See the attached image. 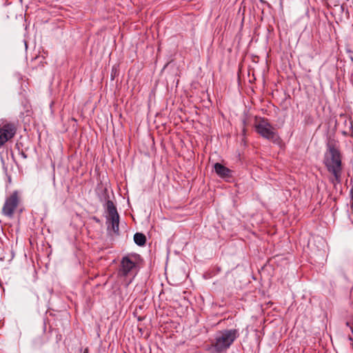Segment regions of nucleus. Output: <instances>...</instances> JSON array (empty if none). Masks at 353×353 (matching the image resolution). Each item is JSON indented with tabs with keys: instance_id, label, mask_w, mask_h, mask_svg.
I'll return each mask as SVG.
<instances>
[{
	"instance_id": "1",
	"label": "nucleus",
	"mask_w": 353,
	"mask_h": 353,
	"mask_svg": "<svg viewBox=\"0 0 353 353\" xmlns=\"http://www.w3.org/2000/svg\"><path fill=\"white\" fill-rule=\"evenodd\" d=\"M326 147L327 152L324 155L323 163L328 172L332 175L329 179L330 182L335 186L341 182L342 154L339 150V142L334 139H329Z\"/></svg>"
},
{
	"instance_id": "2",
	"label": "nucleus",
	"mask_w": 353,
	"mask_h": 353,
	"mask_svg": "<svg viewBox=\"0 0 353 353\" xmlns=\"http://www.w3.org/2000/svg\"><path fill=\"white\" fill-rule=\"evenodd\" d=\"M142 259L139 254L129 253L121 259L118 269V276L120 277L132 276L134 278L139 272V263Z\"/></svg>"
},
{
	"instance_id": "3",
	"label": "nucleus",
	"mask_w": 353,
	"mask_h": 353,
	"mask_svg": "<svg viewBox=\"0 0 353 353\" xmlns=\"http://www.w3.org/2000/svg\"><path fill=\"white\" fill-rule=\"evenodd\" d=\"M239 332L237 329H226L217 332L212 346L217 353L225 352L239 338Z\"/></svg>"
},
{
	"instance_id": "4",
	"label": "nucleus",
	"mask_w": 353,
	"mask_h": 353,
	"mask_svg": "<svg viewBox=\"0 0 353 353\" xmlns=\"http://www.w3.org/2000/svg\"><path fill=\"white\" fill-rule=\"evenodd\" d=\"M22 193L19 190H14L6 198L2 208V214L9 218H12L15 212H23Z\"/></svg>"
},
{
	"instance_id": "5",
	"label": "nucleus",
	"mask_w": 353,
	"mask_h": 353,
	"mask_svg": "<svg viewBox=\"0 0 353 353\" xmlns=\"http://www.w3.org/2000/svg\"><path fill=\"white\" fill-rule=\"evenodd\" d=\"M103 195L105 202V208L108 213V229L112 230L114 234H119V214L113 201L110 200V196L107 188H104Z\"/></svg>"
},
{
	"instance_id": "6",
	"label": "nucleus",
	"mask_w": 353,
	"mask_h": 353,
	"mask_svg": "<svg viewBox=\"0 0 353 353\" xmlns=\"http://www.w3.org/2000/svg\"><path fill=\"white\" fill-rule=\"evenodd\" d=\"M255 130L261 137L273 143L278 144L281 142L279 134L267 119L261 118L260 121L255 124Z\"/></svg>"
},
{
	"instance_id": "7",
	"label": "nucleus",
	"mask_w": 353,
	"mask_h": 353,
	"mask_svg": "<svg viewBox=\"0 0 353 353\" xmlns=\"http://www.w3.org/2000/svg\"><path fill=\"white\" fill-rule=\"evenodd\" d=\"M17 130L16 123L7 122L0 125V147L12 139Z\"/></svg>"
},
{
	"instance_id": "8",
	"label": "nucleus",
	"mask_w": 353,
	"mask_h": 353,
	"mask_svg": "<svg viewBox=\"0 0 353 353\" xmlns=\"http://www.w3.org/2000/svg\"><path fill=\"white\" fill-rule=\"evenodd\" d=\"M214 168L215 172L221 178L228 179L232 176V171L220 163H216Z\"/></svg>"
},
{
	"instance_id": "9",
	"label": "nucleus",
	"mask_w": 353,
	"mask_h": 353,
	"mask_svg": "<svg viewBox=\"0 0 353 353\" xmlns=\"http://www.w3.org/2000/svg\"><path fill=\"white\" fill-rule=\"evenodd\" d=\"M134 241L139 246H143L146 243V237L144 234L137 232L134 235Z\"/></svg>"
},
{
	"instance_id": "10",
	"label": "nucleus",
	"mask_w": 353,
	"mask_h": 353,
	"mask_svg": "<svg viewBox=\"0 0 353 353\" xmlns=\"http://www.w3.org/2000/svg\"><path fill=\"white\" fill-rule=\"evenodd\" d=\"M49 332L50 333L51 336H54V341L57 344L61 341L62 335L58 329H50Z\"/></svg>"
},
{
	"instance_id": "11",
	"label": "nucleus",
	"mask_w": 353,
	"mask_h": 353,
	"mask_svg": "<svg viewBox=\"0 0 353 353\" xmlns=\"http://www.w3.org/2000/svg\"><path fill=\"white\" fill-rule=\"evenodd\" d=\"M346 326L349 327L351 330L352 333L353 334V327L352 326V323L349 321H346L345 323Z\"/></svg>"
},
{
	"instance_id": "12",
	"label": "nucleus",
	"mask_w": 353,
	"mask_h": 353,
	"mask_svg": "<svg viewBox=\"0 0 353 353\" xmlns=\"http://www.w3.org/2000/svg\"><path fill=\"white\" fill-rule=\"evenodd\" d=\"M92 219L93 221H95L96 223H101V220H100L98 217H97V216H92Z\"/></svg>"
},
{
	"instance_id": "13",
	"label": "nucleus",
	"mask_w": 353,
	"mask_h": 353,
	"mask_svg": "<svg viewBox=\"0 0 353 353\" xmlns=\"http://www.w3.org/2000/svg\"><path fill=\"white\" fill-rule=\"evenodd\" d=\"M243 132L245 133V125H246V121H245V119H243Z\"/></svg>"
},
{
	"instance_id": "14",
	"label": "nucleus",
	"mask_w": 353,
	"mask_h": 353,
	"mask_svg": "<svg viewBox=\"0 0 353 353\" xmlns=\"http://www.w3.org/2000/svg\"><path fill=\"white\" fill-rule=\"evenodd\" d=\"M221 270V268L220 267H216V272L214 273V274H217L219 272H220Z\"/></svg>"
},
{
	"instance_id": "15",
	"label": "nucleus",
	"mask_w": 353,
	"mask_h": 353,
	"mask_svg": "<svg viewBox=\"0 0 353 353\" xmlns=\"http://www.w3.org/2000/svg\"><path fill=\"white\" fill-rule=\"evenodd\" d=\"M21 156H22L24 159H26V158H27V154H26L25 152H21Z\"/></svg>"
},
{
	"instance_id": "16",
	"label": "nucleus",
	"mask_w": 353,
	"mask_h": 353,
	"mask_svg": "<svg viewBox=\"0 0 353 353\" xmlns=\"http://www.w3.org/2000/svg\"><path fill=\"white\" fill-rule=\"evenodd\" d=\"M83 353H89V349L88 347H85L83 350Z\"/></svg>"
},
{
	"instance_id": "17",
	"label": "nucleus",
	"mask_w": 353,
	"mask_h": 353,
	"mask_svg": "<svg viewBox=\"0 0 353 353\" xmlns=\"http://www.w3.org/2000/svg\"><path fill=\"white\" fill-rule=\"evenodd\" d=\"M347 52H348V53H350V54H352V53H353L352 50H350V49H347Z\"/></svg>"
},
{
	"instance_id": "18",
	"label": "nucleus",
	"mask_w": 353,
	"mask_h": 353,
	"mask_svg": "<svg viewBox=\"0 0 353 353\" xmlns=\"http://www.w3.org/2000/svg\"><path fill=\"white\" fill-rule=\"evenodd\" d=\"M350 60L353 62V56L352 54H351L350 56Z\"/></svg>"
},
{
	"instance_id": "19",
	"label": "nucleus",
	"mask_w": 353,
	"mask_h": 353,
	"mask_svg": "<svg viewBox=\"0 0 353 353\" xmlns=\"http://www.w3.org/2000/svg\"><path fill=\"white\" fill-rule=\"evenodd\" d=\"M348 339H349L350 341H353V338H352L351 336H348Z\"/></svg>"
},
{
	"instance_id": "20",
	"label": "nucleus",
	"mask_w": 353,
	"mask_h": 353,
	"mask_svg": "<svg viewBox=\"0 0 353 353\" xmlns=\"http://www.w3.org/2000/svg\"><path fill=\"white\" fill-rule=\"evenodd\" d=\"M111 79H112V80L114 79V77H112V74H111Z\"/></svg>"
},
{
	"instance_id": "21",
	"label": "nucleus",
	"mask_w": 353,
	"mask_h": 353,
	"mask_svg": "<svg viewBox=\"0 0 353 353\" xmlns=\"http://www.w3.org/2000/svg\"><path fill=\"white\" fill-rule=\"evenodd\" d=\"M113 72H114V70H112V73H113ZM114 74H112V77H114Z\"/></svg>"
}]
</instances>
